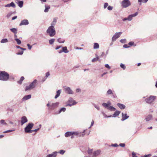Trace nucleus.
<instances>
[{"label":"nucleus","mask_w":157,"mask_h":157,"mask_svg":"<svg viewBox=\"0 0 157 157\" xmlns=\"http://www.w3.org/2000/svg\"><path fill=\"white\" fill-rule=\"evenodd\" d=\"M9 75L4 71H0V80L2 81H6L9 78Z\"/></svg>","instance_id":"1"},{"label":"nucleus","mask_w":157,"mask_h":157,"mask_svg":"<svg viewBox=\"0 0 157 157\" xmlns=\"http://www.w3.org/2000/svg\"><path fill=\"white\" fill-rule=\"evenodd\" d=\"M46 32L50 36H53L56 34V33L54 27L49 26Z\"/></svg>","instance_id":"2"},{"label":"nucleus","mask_w":157,"mask_h":157,"mask_svg":"<svg viewBox=\"0 0 157 157\" xmlns=\"http://www.w3.org/2000/svg\"><path fill=\"white\" fill-rule=\"evenodd\" d=\"M156 98V97L155 96H150L145 99L146 102L148 104H151L155 100Z\"/></svg>","instance_id":"3"},{"label":"nucleus","mask_w":157,"mask_h":157,"mask_svg":"<svg viewBox=\"0 0 157 157\" xmlns=\"http://www.w3.org/2000/svg\"><path fill=\"white\" fill-rule=\"evenodd\" d=\"M131 4L129 0H123L121 3V6L123 8H127Z\"/></svg>","instance_id":"4"},{"label":"nucleus","mask_w":157,"mask_h":157,"mask_svg":"<svg viewBox=\"0 0 157 157\" xmlns=\"http://www.w3.org/2000/svg\"><path fill=\"white\" fill-rule=\"evenodd\" d=\"M33 124L32 123H29L25 128V131L26 133H31V129L33 126Z\"/></svg>","instance_id":"5"},{"label":"nucleus","mask_w":157,"mask_h":157,"mask_svg":"<svg viewBox=\"0 0 157 157\" xmlns=\"http://www.w3.org/2000/svg\"><path fill=\"white\" fill-rule=\"evenodd\" d=\"M85 132V130H84L82 132L79 131L77 132H72L73 135L75 136H83L85 135L84 133Z\"/></svg>","instance_id":"6"},{"label":"nucleus","mask_w":157,"mask_h":157,"mask_svg":"<svg viewBox=\"0 0 157 157\" xmlns=\"http://www.w3.org/2000/svg\"><path fill=\"white\" fill-rule=\"evenodd\" d=\"M122 33V32L116 33L112 38V41H115L120 36Z\"/></svg>","instance_id":"7"},{"label":"nucleus","mask_w":157,"mask_h":157,"mask_svg":"<svg viewBox=\"0 0 157 157\" xmlns=\"http://www.w3.org/2000/svg\"><path fill=\"white\" fill-rule=\"evenodd\" d=\"M59 104V102H56L55 103H52L50 106L48 107V109L49 110H54L56 108L58 107Z\"/></svg>","instance_id":"8"},{"label":"nucleus","mask_w":157,"mask_h":157,"mask_svg":"<svg viewBox=\"0 0 157 157\" xmlns=\"http://www.w3.org/2000/svg\"><path fill=\"white\" fill-rule=\"evenodd\" d=\"M64 90L66 93L69 94H73V92L69 87H66L64 88Z\"/></svg>","instance_id":"9"},{"label":"nucleus","mask_w":157,"mask_h":157,"mask_svg":"<svg viewBox=\"0 0 157 157\" xmlns=\"http://www.w3.org/2000/svg\"><path fill=\"white\" fill-rule=\"evenodd\" d=\"M138 14V12H136L135 13L129 15L127 17L128 20L131 21L133 17L136 16Z\"/></svg>","instance_id":"10"},{"label":"nucleus","mask_w":157,"mask_h":157,"mask_svg":"<svg viewBox=\"0 0 157 157\" xmlns=\"http://www.w3.org/2000/svg\"><path fill=\"white\" fill-rule=\"evenodd\" d=\"M28 121V119L27 117L25 116H24L22 117L21 118V125H22L24 124L27 122Z\"/></svg>","instance_id":"11"},{"label":"nucleus","mask_w":157,"mask_h":157,"mask_svg":"<svg viewBox=\"0 0 157 157\" xmlns=\"http://www.w3.org/2000/svg\"><path fill=\"white\" fill-rule=\"evenodd\" d=\"M152 115L151 114H149L146 117L145 120H146V121L147 122L152 120Z\"/></svg>","instance_id":"12"},{"label":"nucleus","mask_w":157,"mask_h":157,"mask_svg":"<svg viewBox=\"0 0 157 157\" xmlns=\"http://www.w3.org/2000/svg\"><path fill=\"white\" fill-rule=\"evenodd\" d=\"M29 24V21L28 20L25 19L22 21L20 24V25H27Z\"/></svg>","instance_id":"13"},{"label":"nucleus","mask_w":157,"mask_h":157,"mask_svg":"<svg viewBox=\"0 0 157 157\" xmlns=\"http://www.w3.org/2000/svg\"><path fill=\"white\" fill-rule=\"evenodd\" d=\"M122 118L121 119L122 121H124L127 119H128L129 117V116H127V114L125 113H122Z\"/></svg>","instance_id":"14"},{"label":"nucleus","mask_w":157,"mask_h":157,"mask_svg":"<svg viewBox=\"0 0 157 157\" xmlns=\"http://www.w3.org/2000/svg\"><path fill=\"white\" fill-rule=\"evenodd\" d=\"M57 155V152L55 151L52 154L48 155L46 157H56Z\"/></svg>","instance_id":"15"},{"label":"nucleus","mask_w":157,"mask_h":157,"mask_svg":"<svg viewBox=\"0 0 157 157\" xmlns=\"http://www.w3.org/2000/svg\"><path fill=\"white\" fill-rule=\"evenodd\" d=\"M100 151L99 150H97L96 151H94L93 153V155L92 156L93 157H95L98 155L100 153Z\"/></svg>","instance_id":"16"},{"label":"nucleus","mask_w":157,"mask_h":157,"mask_svg":"<svg viewBox=\"0 0 157 157\" xmlns=\"http://www.w3.org/2000/svg\"><path fill=\"white\" fill-rule=\"evenodd\" d=\"M37 82V80L36 79H35L33 82H32L30 84L31 86L33 88H34L36 86V84Z\"/></svg>","instance_id":"17"},{"label":"nucleus","mask_w":157,"mask_h":157,"mask_svg":"<svg viewBox=\"0 0 157 157\" xmlns=\"http://www.w3.org/2000/svg\"><path fill=\"white\" fill-rule=\"evenodd\" d=\"M72 135H73L72 132H67L65 134V136L66 137H68Z\"/></svg>","instance_id":"18"},{"label":"nucleus","mask_w":157,"mask_h":157,"mask_svg":"<svg viewBox=\"0 0 157 157\" xmlns=\"http://www.w3.org/2000/svg\"><path fill=\"white\" fill-rule=\"evenodd\" d=\"M0 125L5 126L7 125V124L4 120H1L0 121Z\"/></svg>","instance_id":"19"},{"label":"nucleus","mask_w":157,"mask_h":157,"mask_svg":"<svg viewBox=\"0 0 157 157\" xmlns=\"http://www.w3.org/2000/svg\"><path fill=\"white\" fill-rule=\"evenodd\" d=\"M31 95L30 94L25 96L22 98L23 101L26 100L31 98Z\"/></svg>","instance_id":"20"},{"label":"nucleus","mask_w":157,"mask_h":157,"mask_svg":"<svg viewBox=\"0 0 157 157\" xmlns=\"http://www.w3.org/2000/svg\"><path fill=\"white\" fill-rule=\"evenodd\" d=\"M117 106L121 109H124L125 108V106L124 105L121 104V103H118L117 104Z\"/></svg>","instance_id":"21"},{"label":"nucleus","mask_w":157,"mask_h":157,"mask_svg":"<svg viewBox=\"0 0 157 157\" xmlns=\"http://www.w3.org/2000/svg\"><path fill=\"white\" fill-rule=\"evenodd\" d=\"M61 90H57L56 91V94L55 97V99L57 98H58L60 95V94L61 93Z\"/></svg>","instance_id":"22"},{"label":"nucleus","mask_w":157,"mask_h":157,"mask_svg":"<svg viewBox=\"0 0 157 157\" xmlns=\"http://www.w3.org/2000/svg\"><path fill=\"white\" fill-rule=\"evenodd\" d=\"M57 22V19L56 18H54L53 19V21L51 23V26L54 27Z\"/></svg>","instance_id":"23"},{"label":"nucleus","mask_w":157,"mask_h":157,"mask_svg":"<svg viewBox=\"0 0 157 157\" xmlns=\"http://www.w3.org/2000/svg\"><path fill=\"white\" fill-rule=\"evenodd\" d=\"M63 52L65 53H67L69 52V51L67 50V47H63L62 48Z\"/></svg>","instance_id":"24"},{"label":"nucleus","mask_w":157,"mask_h":157,"mask_svg":"<svg viewBox=\"0 0 157 157\" xmlns=\"http://www.w3.org/2000/svg\"><path fill=\"white\" fill-rule=\"evenodd\" d=\"M23 4V2L22 1H19L18 3V5L20 7H22Z\"/></svg>","instance_id":"25"},{"label":"nucleus","mask_w":157,"mask_h":157,"mask_svg":"<svg viewBox=\"0 0 157 157\" xmlns=\"http://www.w3.org/2000/svg\"><path fill=\"white\" fill-rule=\"evenodd\" d=\"M120 113V112L118 111H116L114 113L113 115V117H116V116H117L119 115Z\"/></svg>","instance_id":"26"},{"label":"nucleus","mask_w":157,"mask_h":157,"mask_svg":"<svg viewBox=\"0 0 157 157\" xmlns=\"http://www.w3.org/2000/svg\"><path fill=\"white\" fill-rule=\"evenodd\" d=\"M33 89V87H31V85L30 84L29 86H26L25 90L27 91V90H30Z\"/></svg>","instance_id":"27"},{"label":"nucleus","mask_w":157,"mask_h":157,"mask_svg":"<svg viewBox=\"0 0 157 157\" xmlns=\"http://www.w3.org/2000/svg\"><path fill=\"white\" fill-rule=\"evenodd\" d=\"M111 104V103L110 102H108V104H106V103H103L102 104V105L104 106V107L107 108L108 109V106H109V105H110Z\"/></svg>","instance_id":"28"},{"label":"nucleus","mask_w":157,"mask_h":157,"mask_svg":"<svg viewBox=\"0 0 157 157\" xmlns=\"http://www.w3.org/2000/svg\"><path fill=\"white\" fill-rule=\"evenodd\" d=\"M45 9L44 10V12H48L50 8V7L49 6H48L46 5H45Z\"/></svg>","instance_id":"29"},{"label":"nucleus","mask_w":157,"mask_h":157,"mask_svg":"<svg viewBox=\"0 0 157 157\" xmlns=\"http://www.w3.org/2000/svg\"><path fill=\"white\" fill-rule=\"evenodd\" d=\"M148 0H138L139 2L140 3V5H141V2L145 3L148 1Z\"/></svg>","instance_id":"30"},{"label":"nucleus","mask_w":157,"mask_h":157,"mask_svg":"<svg viewBox=\"0 0 157 157\" xmlns=\"http://www.w3.org/2000/svg\"><path fill=\"white\" fill-rule=\"evenodd\" d=\"M10 31L15 34H16L17 33V29L15 28L10 29Z\"/></svg>","instance_id":"31"},{"label":"nucleus","mask_w":157,"mask_h":157,"mask_svg":"<svg viewBox=\"0 0 157 157\" xmlns=\"http://www.w3.org/2000/svg\"><path fill=\"white\" fill-rule=\"evenodd\" d=\"M99 47V44L97 43H94V49H98Z\"/></svg>","instance_id":"32"},{"label":"nucleus","mask_w":157,"mask_h":157,"mask_svg":"<svg viewBox=\"0 0 157 157\" xmlns=\"http://www.w3.org/2000/svg\"><path fill=\"white\" fill-rule=\"evenodd\" d=\"M108 109L111 111H115L116 110L114 107L111 106H109Z\"/></svg>","instance_id":"33"},{"label":"nucleus","mask_w":157,"mask_h":157,"mask_svg":"<svg viewBox=\"0 0 157 157\" xmlns=\"http://www.w3.org/2000/svg\"><path fill=\"white\" fill-rule=\"evenodd\" d=\"M76 103H77V102H73V103L72 104L69 103L68 104H67L66 105V106H71L72 105H75L76 104Z\"/></svg>","instance_id":"34"},{"label":"nucleus","mask_w":157,"mask_h":157,"mask_svg":"<svg viewBox=\"0 0 157 157\" xmlns=\"http://www.w3.org/2000/svg\"><path fill=\"white\" fill-rule=\"evenodd\" d=\"M24 78L23 76L21 77L20 80L17 82L18 83L20 84H21L22 81L24 80Z\"/></svg>","instance_id":"35"},{"label":"nucleus","mask_w":157,"mask_h":157,"mask_svg":"<svg viewBox=\"0 0 157 157\" xmlns=\"http://www.w3.org/2000/svg\"><path fill=\"white\" fill-rule=\"evenodd\" d=\"M99 57H98V56H96V57L94 58V59H93L92 60V61L93 62H95L97 61H98L99 60Z\"/></svg>","instance_id":"36"},{"label":"nucleus","mask_w":157,"mask_h":157,"mask_svg":"<svg viewBox=\"0 0 157 157\" xmlns=\"http://www.w3.org/2000/svg\"><path fill=\"white\" fill-rule=\"evenodd\" d=\"M66 110V109L65 108L63 107L61 108L59 111V112L57 113V114H59L61 112H64Z\"/></svg>","instance_id":"37"},{"label":"nucleus","mask_w":157,"mask_h":157,"mask_svg":"<svg viewBox=\"0 0 157 157\" xmlns=\"http://www.w3.org/2000/svg\"><path fill=\"white\" fill-rule=\"evenodd\" d=\"M93 149H89L88 151H87V152L88 153V154L90 155H91L92 154V153H93Z\"/></svg>","instance_id":"38"},{"label":"nucleus","mask_w":157,"mask_h":157,"mask_svg":"<svg viewBox=\"0 0 157 157\" xmlns=\"http://www.w3.org/2000/svg\"><path fill=\"white\" fill-rule=\"evenodd\" d=\"M68 102L69 103L72 104L73 103V102H75V101L74 100H73V99L72 98H69V100H68Z\"/></svg>","instance_id":"39"},{"label":"nucleus","mask_w":157,"mask_h":157,"mask_svg":"<svg viewBox=\"0 0 157 157\" xmlns=\"http://www.w3.org/2000/svg\"><path fill=\"white\" fill-rule=\"evenodd\" d=\"M55 39H52L49 40V43L50 44H52L55 41Z\"/></svg>","instance_id":"40"},{"label":"nucleus","mask_w":157,"mask_h":157,"mask_svg":"<svg viewBox=\"0 0 157 157\" xmlns=\"http://www.w3.org/2000/svg\"><path fill=\"white\" fill-rule=\"evenodd\" d=\"M107 94L108 95H109L113 94V92L112 90L111 89H109L107 91Z\"/></svg>","instance_id":"41"},{"label":"nucleus","mask_w":157,"mask_h":157,"mask_svg":"<svg viewBox=\"0 0 157 157\" xmlns=\"http://www.w3.org/2000/svg\"><path fill=\"white\" fill-rule=\"evenodd\" d=\"M8 41V40L7 39H4L2 40L1 41V43H4L7 42Z\"/></svg>","instance_id":"42"},{"label":"nucleus","mask_w":157,"mask_h":157,"mask_svg":"<svg viewBox=\"0 0 157 157\" xmlns=\"http://www.w3.org/2000/svg\"><path fill=\"white\" fill-rule=\"evenodd\" d=\"M57 41L59 43H63L65 42V40H62L60 38H58Z\"/></svg>","instance_id":"43"},{"label":"nucleus","mask_w":157,"mask_h":157,"mask_svg":"<svg viewBox=\"0 0 157 157\" xmlns=\"http://www.w3.org/2000/svg\"><path fill=\"white\" fill-rule=\"evenodd\" d=\"M15 40L17 42V43L19 45L20 44H21V41L19 39H18L17 38H16Z\"/></svg>","instance_id":"44"},{"label":"nucleus","mask_w":157,"mask_h":157,"mask_svg":"<svg viewBox=\"0 0 157 157\" xmlns=\"http://www.w3.org/2000/svg\"><path fill=\"white\" fill-rule=\"evenodd\" d=\"M120 67L123 70H124L126 68L125 66L124 65V64H123L122 63H121V64H120Z\"/></svg>","instance_id":"45"},{"label":"nucleus","mask_w":157,"mask_h":157,"mask_svg":"<svg viewBox=\"0 0 157 157\" xmlns=\"http://www.w3.org/2000/svg\"><path fill=\"white\" fill-rule=\"evenodd\" d=\"M65 151L63 150H61L59 152V153L62 155H63L64 153L65 152Z\"/></svg>","instance_id":"46"},{"label":"nucleus","mask_w":157,"mask_h":157,"mask_svg":"<svg viewBox=\"0 0 157 157\" xmlns=\"http://www.w3.org/2000/svg\"><path fill=\"white\" fill-rule=\"evenodd\" d=\"M120 41L122 43H125L126 42V39H121L120 40Z\"/></svg>","instance_id":"47"},{"label":"nucleus","mask_w":157,"mask_h":157,"mask_svg":"<svg viewBox=\"0 0 157 157\" xmlns=\"http://www.w3.org/2000/svg\"><path fill=\"white\" fill-rule=\"evenodd\" d=\"M108 4L107 2H105L104 3V9H105L106 7L108 6Z\"/></svg>","instance_id":"48"},{"label":"nucleus","mask_w":157,"mask_h":157,"mask_svg":"<svg viewBox=\"0 0 157 157\" xmlns=\"http://www.w3.org/2000/svg\"><path fill=\"white\" fill-rule=\"evenodd\" d=\"M113 9V7L111 6H109L107 8V9L109 10H111Z\"/></svg>","instance_id":"49"},{"label":"nucleus","mask_w":157,"mask_h":157,"mask_svg":"<svg viewBox=\"0 0 157 157\" xmlns=\"http://www.w3.org/2000/svg\"><path fill=\"white\" fill-rule=\"evenodd\" d=\"M102 114L104 116V117L106 118V117H111V116H107L106 115L105 113H102Z\"/></svg>","instance_id":"50"},{"label":"nucleus","mask_w":157,"mask_h":157,"mask_svg":"<svg viewBox=\"0 0 157 157\" xmlns=\"http://www.w3.org/2000/svg\"><path fill=\"white\" fill-rule=\"evenodd\" d=\"M10 6H12L13 7H15V4L13 2H12L11 3H10Z\"/></svg>","instance_id":"51"},{"label":"nucleus","mask_w":157,"mask_h":157,"mask_svg":"<svg viewBox=\"0 0 157 157\" xmlns=\"http://www.w3.org/2000/svg\"><path fill=\"white\" fill-rule=\"evenodd\" d=\"M105 66L106 68H108L109 69H110V67L108 64H105Z\"/></svg>","instance_id":"52"},{"label":"nucleus","mask_w":157,"mask_h":157,"mask_svg":"<svg viewBox=\"0 0 157 157\" xmlns=\"http://www.w3.org/2000/svg\"><path fill=\"white\" fill-rule=\"evenodd\" d=\"M132 157H137L135 153L133 152L132 153Z\"/></svg>","instance_id":"53"},{"label":"nucleus","mask_w":157,"mask_h":157,"mask_svg":"<svg viewBox=\"0 0 157 157\" xmlns=\"http://www.w3.org/2000/svg\"><path fill=\"white\" fill-rule=\"evenodd\" d=\"M94 107L96 108L98 110H100V108L99 106H97L96 105L94 104Z\"/></svg>","instance_id":"54"},{"label":"nucleus","mask_w":157,"mask_h":157,"mask_svg":"<svg viewBox=\"0 0 157 157\" xmlns=\"http://www.w3.org/2000/svg\"><path fill=\"white\" fill-rule=\"evenodd\" d=\"M23 53V51H21L17 52V55H22Z\"/></svg>","instance_id":"55"},{"label":"nucleus","mask_w":157,"mask_h":157,"mask_svg":"<svg viewBox=\"0 0 157 157\" xmlns=\"http://www.w3.org/2000/svg\"><path fill=\"white\" fill-rule=\"evenodd\" d=\"M27 46L28 47V49L29 50H31L32 47L29 44H27Z\"/></svg>","instance_id":"56"},{"label":"nucleus","mask_w":157,"mask_h":157,"mask_svg":"<svg viewBox=\"0 0 157 157\" xmlns=\"http://www.w3.org/2000/svg\"><path fill=\"white\" fill-rule=\"evenodd\" d=\"M119 146L121 147H124L125 144L124 143H121L119 144Z\"/></svg>","instance_id":"57"},{"label":"nucleus","mask_w":157,"mask_h":157,"mask_svg":"<svg viewBox=\"0 0 157 157\" xmlns=\"http://www.w3.org/2000/svg\"><path fill=\"white\" fill-rule=\"evenodd\" d=\"M129 47V46H128L127 44H125L123 45V47L125 48H128Z\"/></svg>","instance_id":"58"},{"label":"nucleus","mask_w":157,"mask_h":157,"mask_svg":"<svg viewBox=\"0 0 157 157\" xmlns=\"http://www.w3.org/2000/svg\"><path fill=\"white\" fill-rule=\"evenodd\" d=\"M50 75V74L49 72H47L46 73V78H48L49 76Z\"/></svg>","instance_id":"59"},{"label":"nucleus","mask_w":157,"mask_h":157,"mask_svg":"<svg viewBox=\"0 0 157 157\" xmlns=\"http://www.w3.org/2000/svg\"><path fill=\"white\" fill-rule=\"evenodd\" d=\"M94 124V121L93 120H92V122H91V125H90V126L89 128H90Z\"/></svg>","instance_id":"60"},{"label":"nucleus","mask_w":157,"mask_h":157,"mask_svg":"<svg viewBox=\"0 0 157 157\" xmlns=\"http://www.w3.org/2000/svg\"><path fill=\"white\" fill-rule=\"evenodd\" d=\"M134 43L133 42L131 41L129 42L128 44L130 46H132L133 45Z\"/></svg>","instance_id":"61"},{"label":"nucleus","mask_w":157,"mask_h":157,"mask_svg":"<svg viewBox=\"0 0 157 157\" xmlns=\"http://www.w3.org/2000/svg\"><path fill=\"white\" fill-rule=\"evenodd\" d=\"M39 128H37V129H35L34 130H31V132H36L37 131L39 130Z\"/></svg>","instance_id":"62"},{"label":"nucleus","mask_w":157,"mask_h":157,"mask_svg":"<svg viewBox=\"0 0 157 157\" xmlns=\"http://www.w3.org/2000/svg\"><path fill=\"white\" fill-rule=\"evenodd\" d=\"M112 146H113V147H117L118 146V145L117 144H113L112 145Z\"/></svg>","instance_id":"63"},{"label":"nucleus","mask_w":157,"mask_h":157,"mask_svg":"<svg viewBox=\"0 0 157 157\" xmlns=\"http://www.w3.org/2000/svg\"><path fill=\"white\" fill-rule=\"evenodd\" d=\"M81 91V90L79 88H77L76 90V91L77 92H80Z\"/></svg>","instance_id":"64"}]
</instances>
